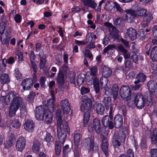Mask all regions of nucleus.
I'll use <instances>...</instances> for the list:
<instances>
[{
  "label": "nucleus",
  "instance_id": "1",
  "mask_svg": "<svg viewBox=\"0 0 157 157\" xmlns=\"http://www.w3.org/2000/svg\"><path fill=\"white\" fill-rule=\"evenodd\" d=\"M2 98L5 100L3 101L5 105L8 104L11 101L9 108V115L11 117L14 116L23 101V99L18 96L16 92L12 91L10 92L5 97H3Z\"/></svg>",
  "mask_w": 157,
  "mask_h": 157
},
{
  "label": "nucleus",
  "instance_id": "2",
  "mask_svg": "<svg viewBox=\"0 0 157 157\" xmlns=\"http://www.w3.org/2000/svg\"><path fill=\"white\" fill-rule=\"evenodd\" d=\"M153 98L152 96L150 94L144 98L142 94L138 93L136 94L134 98V101L137 108L141 109L144 107L145 103L147 105H151L153 103Z\"/></svg>",
  "mask_w": 157,
  "mask_h": 157
},
{
  "label": "nucleus",
  "instance_id": "3",
  "mask_svg": "<svg viewBox=\"0 0 157 157\" xmlns=\"http://www.w3.org/2000/svg\"><path fill=\"white\" fill-rule=\"evenodd\" d=\"M93 98H89L87 96H82V100L83 103L80 106V109L82 112L86 111H91L92 105Z\"/></svg>",
  "mask_w": 157,
  "mask_h": 157
},
{
  "label": "nucleus",
  "instance_id": "4",
  "mask_svg": "<svg viewBox=\"0 0 157 157\" xmlns=\"http://www.w3.org/2000/svg\"><path fill=\"white\" fill-rule=\"evenodd\" d=\"M87 129L90 132L95 130L97 134L100 133L102 131V127L100 120L97 118H94L93 120V124H90L88 125Z\"/></svg>",
  "mask_w": 157,
  "mask_h": 157
},
{
  "label": "nucleus",
  "instance_id": "5",
  "mask_svg": "<svg viewBox=\"0 0 157 157\" xmlns=\"http://www.w3.org/2000/svg\"><path fill=\"white\" fill-rule=\"evenodd\" d=\"M48 111L47 106L41 105L37 107L35 109V117L36 119L42 120L44 118V116Z\"/></svg>",
  "mask_w": 157,
  "mask_h": 157
},
{
  "label": "nucleus",
  "instance_id": "6",
  "mask_svg": "<svg viewBox=\"0 0 157 157\" xmlns=\"http://www.w3.org/2000/svg\"><path fill=\"white\" fill-rule=\"evenodd\" d=\"M119 94L121 98L124 101H128L131 99V90L128 86L124 85L121 88Z\"/></svg>",
  "mask_w": 157,
  "mask_h": 157
},
{
  "label": "nucleus",
  "instance_id": "7",
  "mask_svg": "<svg viewBox=\"0 0 157 157\" xmlns=\"http://www.w3.org/2000/svg\"><path fill=\"white\" fill-rule=\"evenodd\" d=\"M113 112H109V116L105 115L102 118L101 122L105 127H108L110 129L113 128Z\"/></svg>",
  "mask_w": 157,
  "mask_h": 157
},
{
  "label": "nucleus",
  "instance_id": "8",
  "mask_svg": "<svg viewBox=\"0 0 157 157\" xmlns=\"http://www.w3.org/2000/svg\"><path fill=\"white\" fill-rule=\"evenodd\" d=\"M144 134L146 137L151 139V144L157 146V128L153 129L152 134L150 130L147 128L145 131Z\"/></svg>",
  "mask_w": 157,
  "mask_h": 157
},
{
  "label": "nucleus",
  "instance_id": "9",
  "mask_svg": "<svg viewBox=\"0 0 157 157\" xmlns=\"http://www.w3.org/2000/svg\"><path fill=\"white\" fill-rule=\"evenodd\" d=\"M147 86L150 94L154 95L157 94V82L153 80H150L146 84Z\"/></svg>",
  "mask_w": 157,
  "mask_h": 157
},
{
  "label": "nucleus",
  "instance_id": "10",
  "mask_svg": "<svg viewBox=\"0 0 157 157\" xmlns=\"http://www.w3.org/2000/svg\"><path fill=\"white\" fill-rule=\"evenodd\" d=\"M94 136L91 135L89 137L85 138L83 140L82 145L88 149L89 152L91 150L92 145L94 144Z\"/></svg>",
  "mask_w": 157,
  "mask_h": 157
},
{
  "label": "nucleus",
  "instance_id": "11",
  "mask_svg": "<svg viewBox=\"0 0 157 157\" xmlns=\"http://www.w3.org/2000/svg\"><path fill=\"white\" fill-rule=\"evenodd\" d=\"M26 143L25 138L23 136H20L17 139L16 145L17 150L20 151H22L24 148Z\"/></svg>",
  "mask_w": 157,
  "mask_h": 157
},
{
  "label": "nucleus",
  "instance_id": "12",
  "mask_svg": "<svg viewBox=\"0 0 157 157\" xmlns=\"http://www.w3.org/2000/svg\"><path fill=\"white\" fill-rule=\"evenodd\" d=\"M103 104L105 106L106 110H109V112H113L114 105L112 103L111 98L110 97H105L104 98L102 101Z\"/></svg>",
  "mask_w": 157,
  "mask_h": 157
},
{
  "label": "nucleus",
  "instance_id": "13",
  "mask_svg": "<svg viewBox=\"0 0 157 157\" xmlns=\"http://www.w3.org/2000/svg\"><path fill=\"white\" fill-rule=\"evenodd\" d=\"M57 129V136L59 140V142L62 144H63L65 141L66 137L67 134L65 131L62 130L61 126H58Z\"/></svg>",
  "mask_w": 157,
  "mask_h": 157
},
{
  "label": "nucleus",
  "instance_id": "14",
  "mask_svg": "<svg viewBox=\"0 0 157 157\" xmlns=\"http://www.w3.org/2000/svg\"><path fill=\"white\" fill-rule=\"evenodd\" d=\"M126 13L125 15V18L126 21L129 23L133 22L136 17L135 12L132 10H126Z\"/></svg>",
  "mask_w": 157,
  "mask_h": 157
},
{
  "label": "nucleus",
  "instance_id": "15",
  "mask_svg": "<svg viewBox=\"0 0 157 157\" xmlns=\"http://www.w3.org/2000/svg\"><path fill=\"white\" fill-rule=\"evenodd\" d=\"M123 123V118L120 114H117L114 117L113 125V127L118 128L121 127Z\"/></svg>",
  "mask_w": 157,
  "mask_h": 157
},
{
  "label": "nucleus",
  "instance_id": "16",
  "mask_svg": "<svg viewBox=\"0 0 157 157\" xmlns=\"http://www.w3.org/2000/svg\"><path fill=\"white\" fill-rule=\"evenodd\" d=\"M60 105L63 110V113L66 115L68 114L71 110V108L70 106V104L67 99H65L61 101Z\"/></svg>",
  "mask_w": 157,
  "mask_h": 157
},
{
  "label": "nucleus",
  "instance_id": "17",
  "mask_svg": "<svg viewBox=\"0 0 157 157\" xmlns=\"http://www.w3.org/2000/svg\"><path fill=\"white\" fill-rule=\"evenodd\" d=\"M33 82L32 79L30 78H27L22 81L21 85L23 89L21 91L24 92L25 90H29L33 86Z\"/></svg>",
  "mask_w": 157,
  "mask_h": 157
},
{
  "label": "nucleus",
  "instance_id": "18",
  "mask_svg": "<svg viewBox=\"0 0 157 157\" xmlns=\"http://www.w3.org/2000/svg\"><path fill=\"white\" fill-rule=\"evenodd\" d=\"M109 143L108 139L103 136L101 145L102 150L106 156L108 155Z\"/></svg>",
  "mask_w": 157,
  "mask_h": 157
},
{
  "label": "nucleus",
  "instance_id": "19",
  "mask_svg": "<svg viewBox=\"0 0 157 157\" xmlns=\"http://www.w3.org/2000/svg\"><path fill=\"white\" fill-rule=\"evenodd\" d=\"M54 91L52 90L51 91L52 97L47 101V105L48 106L49 109L51 111H53L54 109V104L55 101V98L54 95Z\"/></svg>",
  "mask_w": 157,
  "mask_h": 157
},
{
  "label": "nucleus",
  "instance_id": "20",
  "mask_svg": "<svg viewBox=\"0 0 157 157\" xmlns=\"http://www.w3.org/2000/svg\"><path fill=\"white\" fill-rule=\"evenodd\" d=\"M112 144L114 147L118 148L121 145L123 146L124 142H122L121 140H120L118 136L114 134L112 137Z\"/></svg>",
  "mask_w": 157,
  "mask_h": 157
},
{
  "label": "nucleus",
  "instance_id": "21",
  "mask_svg": "<svg viewBox=\"0 0 157 157\" xmlns=\"http://www.w3.org/2000/svg\"><path fill=\"white\" fill-rule=\"evenodd\" d=\"M35 124L33 121L28 120L26 121L24 124V128L29 132H32L34 128Z\"/></svg>",
  "mask_w": 157,
  "mask_h": 157
},
{
  "label": "nucleus",
  "instance_id": "22",
  "mask_svg": "<svg viewBox=\"0 0 157 157\" xmlns=\"http://www.w3.org/2000/svg\"><path fill=\"white\" fill-rule=\"evenodd\" d=\"M128 132L125 127H123L120 128L118 132V137L120 140H121V141L125 142V140Z\"/></svg>",
  "mask_w": 157,
  "mask_h": 157
},
{
  "label": "nucleus",
  "instance_id": "23",
  "mask_svg": "<svg viewBox=\"0 0 157 157\" xmlns=\"http://www.w3.org/2000/svg\"><path fill=\"white\" fill-rule=\"evenodd\" d=\"M93 106L98 114L101 115L104 114L105 109L104 106L101 103L96 102Z\"/></svg>",
  "mask_w": 157,
  "mask_h": 157
},
{
  "label": "nucleus",
  "instance_id": "24",
  "mask_svg": "<svg viewBox=\"0 0 157 157\" xmlns=\"http://www.w3.org/2000/svg\"><path fill=\"white\" fill-rule=\"evenodd\" d=\"M126 33L132 40L136 39L137 38V33L136 30L132 28L127 30Z\"/></svg>",
  "mask_w": 157,
  "mask_h": 157
},
{
  "label": "nucleus",
  "instance_id": "25",
  "mask_svg": "<svg viewBox=\"0 0 157 157\" xmlns=\"http://www.w3.org/2000/svg\"><path fill=\"white\" fill-rule=\"evenodd\" d=\"M112 70L109 67L104 66L102 67V75L105 78H106L112 75Z\"/></svg>",
  "mask_w": 157,
  "mask_h": 157
},
{
  "label": "nucleus",
  "instance_id": "26",
  "mask_svg": "<svg viewBox=\"0 0 157 157\" xmlns=\"http://www.w3.org/2000/svg\"><path fill=\"white\" fill-rule=\"evenodd\" d=\"M146 78V76L144 73L140 72L136 75V80L135 81V83H136L138 82L143 83L145 81Z\"/></svg>",
  "mask_w": 157,
  "mask_h": 157
},
{
  "label": "nucleus",
  "instance_id": "27",
  "mask_svg": "<svg viewBox=\"0 0 157 157\" xmlns=\"http://www.w3.org/2000/svg\"><path fill=\"white\" fill-rule=\"evenodd\" d=\"M47 108L48 111L45 115V121L47 124H50L52 122V120L53 115L52 112L54 111L55 109L53 111H51L49 109V108H48V105H47Z\"/></svg>",
  "mask_w": 157,
  "mask_h": 157
},
{
  "label": "nucleus",
  "instance_id": "28",
  "mask_svg": "<svg viewBox=\"0 0 157 157\" xmlns=\"http://www.w3.org/2000/svg\"><path fill=\"white\" fill-rule=\"evenodd\" d=\"M82 2L85 6L90 7L93 9H95L97 5L93 0H82Z\"/></svg>",
  "mask_w": 157,
  "mask_h": 157
},
{
  "label": "nucleus",
  "instance_id": "29",
  "mask_svg": "<svg viewBox=\"0 0 157 157\" xmlns=\"http://www.w3.org/2000/svg\"><path fill=\"white\" fill-rule=\"evenodd\" d=\"M119 88L117 84H114L112 86L111 94L112 95L114 100L116 99L118 94Z\"/></svg>",
  "mask_w": 157,
  "mask_h": 157
},
{
  "label": "nucleus",
  "instance_id": "30",
  "mask_svg": "<svg viewBox=\"0 0 157 157\" xmlns=\"http://www.w3.org/2000/svg\"><path fill=\"white\" fill-rule=\"evenodd\" d=\"M61 113L62 111L60 109H57L56 112V116L58 126H61V121L62 120L61 116Z\"/></svg>",
  "mask_w": 157,
  "mask_h": 157
},
{
  "label": "nucleus",
  "instance_id": "31",
  "mask_svg": "<svg viewBox=\"0 0 157 157\" xmlns=\"http://www.w3.org/2000/svg\"><path fill=\"white\" fill-rule=\"evenodd\" d=\"M83 119V126L84 127L87 126V124L89 121L90 117V113L91 111H86L84 112Z\"/></svg>",
  "mask_w": 157,
  "mask_h": 157
},
{
  "label": "nucleus",
  "instance_id": "32",
  "mask_svg": "<svg viewBox=\"0 0 157 157\" xmlns=\"http://www.w3.org/2000/svg\"><path fill=\"white\" fill-rule=\"evenodd\" d=\"M10 81L8 75L5 73L1 74L0 76V82L2 84L7 83Z\"/></svg>",
  "mask_w": 157,
  "mask_h": 157
},
{
  "label": "nucleus",
  "instance_id": "33",
  "mask_svg": "<svg viewBox=\"0 0 157 157\" xmlns=\"http://www.w3.org/2000/svg\"><path fill=\"white\" fill-rule=\"evenodd\" d=\"M56 82L60 85H63L64 83V75L60 70L58 74Z\"/></svg>",
  "mask_w": 157,
  "mask_h": 157
},
{
  "label": "nucleus",
  "instance_id": "34",
  "mask_svg": "<svg viewBox=\"0 0 157 157\" xmlns=\"http://www.w3.org/2000/svg\"><path fill=\"white\" fill-rule=\"evenodd\" d=\"M40 145V142L37 140H35L33 142L32 148L33 151L35 153L38 152L39 151Z\"/></svg>",
  "mask_w": 157,
  "mask_h": 157
},
{
  "label": "nucleus",
  "instance_id": "35",
  "mask_svg": "<svg viewBox=\"0 0 157 157\" xmlns=\"http://www.w3.org/2000/svg\"><path fill=\"white\" fill-rule=\"evenodd\" d=\"M44 140L48 142L47 145L48 147H50L51 144L53 143V138L50 133L46 132L44 136Z\"/></svg>",
  "mask_w": 157,
  "mask_h": 157
},
{
  "label": "nucleus",
  "instance_id": "36",
  "mask_svg": "<svg viewBox=\"0 0 157 157\" xmlns=\"http://www.w3.org/2000/svg\"><path fill=\"white\" fill-rule=\"evenodd\" d=\"M20 115L21 118H24L25 117L27 114V110L26 106V104L25 103H23L20 108Z\"/></svg>",
  "mask_w": 157,
  "mask_h": 157
},
{
  "label": "nucleus",
  "instance_id": "37",
  "mask_svg": "<svg viewBox=\"0 0 157 157\" xmlns=\"http://www.w3.org/2000/svg\"><path fill=\"white\" fill-rule=\"evenodd\" d=\"M104 25L109 28V33H114L118 32V31L117 29L111 23L109 22H106L104 23Z\"/></svg>",
  "mask_w": 157,
  "mask_h": 157
},
{
  "label": "nucleus",
  "instance_id": "38",
  "mask_svg": "<svg viewBox=\"0 0 157 157\" xmlns=\"http://www.w3.org/2000/svg\"><path fill=\"white\" fill-rule=\"evenodd\" d=\"M151 57L154 61H157V47H153L151 53Z\"/></svg>",
  "mask_w": 157,
  "mask_h": 157
},
{
  "label": "nucleus",
  "instance_id": "39",
  "mask_svg": "<svg viewBox=\"0 0 157 157\" xmlns=\"http://www.w3.org/2000/svg\"><path fill=\"white\" fill-rule=\"evenodd\" d=\"M58 141H56L55 144V150L56 154L59 155L61 151L62 145Z\"/></svg>",
  "mask_w": 157,
  "mask_h": 157
},
{
  "label": "nucleus",
  "instance_id": "40",
  "mask_svg": "<svg viewBox=\"0 0 157 157\" xmlns=\"http://www.w3.org/2000/svg\"><path fill=\"white\" fill-rule=\"evenodd\" d=\"M62 130H63L67 132V133L70 134V128L67 122L65 121H61Z\"/></svg>",
  "mask_w": 157,
  "mask_h": 157
},
{
  "label": "nucleus",
  "instance_id": "41",
  "mask_svg": "<svg viewBox=\"0 0 157 157\" xmlns=\"http://www.w3.org/2000/svg\"><path fill=\"white\" fill-rule=\"evenodd\" d=\"M71 150V147L69 146V145H66L63 147V155L64 157L67 156Z\"/></svg>",
  "mask_w": 157,
  "mask_h": 157
},
{
  "label": "nucleus",
  "instance_id": "42",
  "mask_svg": "<svg viewBox=\"0 0 157 157\" xmlns=\"http://www.w3.org/2000/svg\"><path fill=\"white\" fill-rule=\"evenodd\" d=\"M127 110L126 109V107L125 105H122L119 109L118 112L122 114L124 118L126 117Z\"/></svg>",
  "mask_w": 157,
  "mask_h": 157
},
{
  "label": "nucleus",
  "instance_id": "43",
  "mask_svg": "<svg viewBox=\"0 0 157 157\" xmlns=\"http://www.w3.org/2000/svg\"><path fill=\"white\" fill-rule=\"evenodd\" d=\"M11 124L12 127L16 129L19 128L21 124L19 121L16 119H13Z\"/></svg>",
  "mask_w": 157,
  "mask_h": 157
},
{
  "label": "nucleus",
  "instance_id": "44",
  "mask_svg": "<svg viewBox=\"0 0 157 157\" xmlns=\"http://www.w3.org/2000/svg\"><path fill=\"white\" fill-rule=\"evenodd\" d=\"M113 49H117V46L115 44H109L103 50V53H107Z\"/></svg>",
  "mask_w": 157,
  "mask_h": 157
},
{
  "label": "nucleus",
  "instance_id": "45",
  "mask_svg": "<svg viewBox=\"0 0 157 157\" xmlns=\"http://www.w3.org/2000/svg\"><path fill=\"white\" fill-rule=\"evenodd\" d=\"M11 27L10 25H8V27H6V32L5 33L6 37L4 38H3L4 39H5L6 41H9L10 38V37L9 36V35L11 33Z\"/></svg>",
  "mask_w": 157,
  "mask_h": 157
},
{
  "label": "nucleus",
  "instance_id": "46",
  "mask_svg": "<svg viewBox=\"0 0 157 157\" xmlns=\"http://www.w3.org/2000/svg\"><path fill=\"white\" fill-rule=\"evenodd\" d=\"M84 75H79L77 77V82L78 85L80 86L84 81Z\"/></svg>",
  "mask_w": 157,
  "mask_h": 157
},
{
  "label": "nucleus",
  "instance_id": "47",
  "mask_svg": "<svg viewBox=\"0 0 157 157\" xmlns=\"http://www.w3.org/2000/svg\"><path fill=\"white\" fill-rule=\"evenodd\" d=\"M74 150V157H81L80 156V149L78 147V145H77V144L75 145Z\"/></svg>",
  "mask_w": 157,
  "mask_h": 157
},
{
  "label": "nucleus",
  "instance_id": "48",
  "mask_svg": "<svg viewBox=\"0 0 157 157\" xmlns=\"http://www.w3.org/2000/svg\"><path fill=\"white\" fill-rule=\"evenodd\" d=\"M136 14L140 17L144 16L147 13V10L145 9L142 8L136 11Z\"/></svg>",
  "mask_w": 157,
  "mask_h": 157
},
{
  "label": "nucleus",
  "instance_id": "49",
  "mask_svg": "<svg viewBox=\"0 0 157 157\" xmlns=\"http://www.w3.org/2000/svg\"><path fill=\"white\" fill-rule=\"evenodd\" d=\"M46 57L45 55H43L41 57L40 63V68L41 69H43L45 67L46 62Z\"/></svg>",
  "mask_w": 157,
  "mask_h": 157
},
{
  "label": "nucleus",
  "instance_id": "50",
  "mask_svg": "<svg viewBox=\"0 0 157 157\" xmlns=\"http://www.w3.org/2000/svg\"><path fill=\"white\" fill-rule=\"evenodd\" d=\"M119 31L115 32L114 33H109V37L114 40H117L119 38V35L118 34Z\"/></svg>",
  "mask_w": 157,
  "mask_h": 157
},
{
  "label": "nucleus",
  "instance_id": "51",
  "mask_svg": "<svg viewBox=\"0 0 157 157\" xmlns=\"http://www.w3.org/2000/svg\"><path fill=\"white\" fill-rule=\"evenodd\" d=\"M152 18V17L151 14L149 13H146L143 18V20L144 22H150Z\"/></svg>",
  "mask_w": 157,
  "mask_h": 157
},
{
  "label": "nucleus",
  "instance_id": "52",
  "mask_svg": "<svg viewBox=\"0 0 157 157\" xmlns=\"http://www.w3.org/2000/svg\"><path fill=\"white\" fill-rule=\"evenodd\" d=\"M84 54L85 57H88L91 60H92L93 58V56L91 52L89 50L85 49L84 52Z\"/></svg>",
  "mask_w": 157,
  "mask_h": 157
},
{
  "label": "nucleus",
  "instance_id": "53",
  "mask_svg": "<svg viewBox=\"0 0 157 157\" xmlns=\"http://www.w3.org/2000/svg\"><path fill=\"white\" fill-rule=\"evenodd\" d=\"M124 65L126 68L130 69L133 67V63L130 60H127L124 61Z\"/></svg>",
  "mask_w": 157,
  "mask_h": 157
},
{
  "label": "nucleus",
  "instance_id": "54",
  "mask_svg": "<svg viewBox=\"0 0 157 157\" xmlns=\"http://www.w3.org/2000/svg\"><path fill=\"white\" fill-rule=\"evenodd\" d=\"M131 54L130 58L133 61L136 63H138V57L136 54L133 52L130 53Z\"/></svg>",
  "mask_w": 157,
  "mask_h": 157
},
{
  "label": "nucleus",
  "instance_id": "55",
  "mask_svg": "<svg viewBox=\"0 0 157 157\" xmlns=\"http://www.w3.org/2000/svg\"><path fill=\"white\" fill-rule=\"evenodd\" d=\"M74 140L75 145H78V143L80 141V136L79 133H76L74 136Z\"/></svg>",
  "mask_w": 157,
  "mask_h": 157
},
{
  "label": "nucleus",
  "instance_id": "56",
  "mask_svg": "<svg viewBox=\"0 0 157 157\" xmlns=\"http://www.w3.org/2000/svg\"><path fill=\"white\" fill-rule=\"evenodd\" d=\"M16 53V58H17L19 61H22L23 59L22 52L20 50H17Z\"/></svg>",
  "mask_w": 157,
  "mask_h": 157
},
{
  "label": "nucleus",
  "instance_id": "57",
  "mask_svg": "<svg viewBox=\"0 0 157 157\" xmlns=\"http://www.w3.org/2000/svg\"><path fill=\"white\" fill-rule=\"evenodd\" d=\"M93 76L89 73L87 72L86 76V80L87 82H92L93 80L94 77Z\"/></svg>",
  "mask_w": 157,
  "mask_h": 157
},
{
  "label": "nucleus",
  "instance_id": "58",
  "mask_svg": "<svg viewBox=\"0 0 157 157\" xmlns=\"http://www.w3.org/2000/svg\"><path fill=\"white\" fill-rule=\"evenodd\" d=\"M125 156L126 157H135L134 152L132 149L130 148L127 150Z\"/></svg>",
  "mask_w": 157,
  "mask_h": 157
},
{
  "label": "nucleus",
  "instance_id": "59",
  "mask_svg": "<svg viewBox=\"0 0 157 157\" xmlns=\"http://www.w3.org/2000/svg\"><path fill=\"white\" fill-rule=\"evenodd\" d=\"M114 5L113 6L114 8H116L117 11L120 12V13H122L123 12V10L120 7V5L116 2H114Z\"/></svg>",
  "mask_w": 157,
  "mask_h": 157
},
{
  "label": "nucleus",
  "instance_id": "60",
  "mask_svg": "<svg viewBox=\"0 0 157 157\" xmlns=\"http://www.w3.org/2000/svg\"><path fill=\"white\" fill-rule=\"evenodd\" d=\"M30 63L33 70L34 72V73H33V75L36 76V73L37 72V65L35 63H34L32 60H30Z\"/></svg>",
  "mask_w": 157,
  "mask_h": 157
},
{
  "label": "nucleus",
  "instance_id": "61",
  "mask_svg": "<svg viewBox=\"0 0 157 157\" xmlns=\"http://www.w3.org/2000/svg\"><path fill=\"white\" fill-rule=\"evenodd\" d=\"M117 51H119L122 54L126 52L127 51L126 49H125L124 47L122 45H119L117 47Z\"/></svg>",
  "mask_w": 157,
  "mask_h": 157
},
{
  "label": "nucleus",
  "instance_id": "62",
  "mask_svg": "<svg viewBox=\"0 0 157 157\" xmlns=\"http://www.w3.org/2000/svg\"><path fill=\"white\" fill-rule=\"evenodd\" d=\"M35 95V93H33L32 91H30L27 98V100L29 102H31L33 100Z\"/></svg>",
  "mask_w": 157,
  "mask_h": 157
},
{
  "label": "nucleus",
  "instance_id": "63",
  "mask_svg": "<svg viewBox=\"0 0 157 157\" xmlns=\"http://www.w3.org/2000/svg\"><path fill=\"white\" fill-rule=\"evenodd\" d=\"M121 21H122V20L121 17H118L115 19L113 21L114 25L117 26H120Z\"/></svg>",
  "mask_w": 157,
  "mask_h": 157
},
{
  "label": "nucleus",
  "instance_id": "64",
  "mask_svg": "<svg viewBox=\"0 0 157 157\" xmlns=\"http://www.w3.org/2000/svg\"><path fill=\"white\" fill-rule=\"evenodd\" d=\"M150 152L151 157H157V149H151Z\"/></svg>",
  "mask_w": 157,
  "mask_h": 157
}]
</instances>
